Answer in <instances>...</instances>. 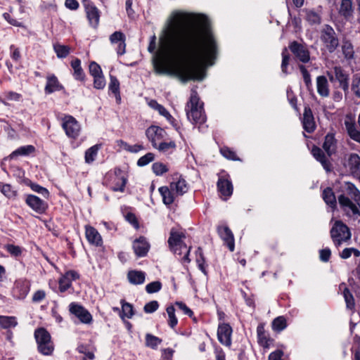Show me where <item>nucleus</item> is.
I'll return each instance as SVG.
<instances>
[{
  "mask_svg": "<svg viewBox=\"0 0 360 360\" xmlns=\"http://www.w3.org/2000/svg\"><path fill=\"white\" fill-rule=\"evenodd\" d=\"M217 45L207 17L174 12L162 27L153 59L158 75H175L183 82L202 81L214 64Z\"/></svg>",
  "mask_w": 360,
  "mask_h": 360,
  "instance_id": "1",
  "label": "nucleus"
},
{
  "mask_svg": "<svg viewBox=\"0 0 360 360\" xmlns=\"http://www.w3.org/2000/svg\"><path fill=\"white\" fill-rule=\"evenodd\" d=\"M189 110H186L188 119L195 124H202L206 120V116L203 111L202 103H200L197 92L192 91L190 101L187 104Z\"/></svg>",
  "mask_w": 360,
  "mask_h": 360,
  "instance_id": "2",
  "label": "nucleus"
},
{
  "mask_svg": "<svg viewBox=\"0 0 360 360\" xmlns=\"http://www.w3.org/2000/svg\"><path fill=\"white\" fill-rule=\"evenodd\" d=\"M34 338L38 351L44 355H51L54 350V345L50 333L45 328H39L34 331Z\"/></svg>",
  "mask_w": 360,
  "mask_h": 360,
  "instance_id": "3",
  "label": "nucleus"
},
{
  "mask_svg": "<svg viewBox=\"0 0 360 360\" xmlns=\"http://www.w3.org/2000/svg\"><path fill=\"white\" fill-rule=\"evenodd\" d=\"M321 41L326 49L333 53L339 46V39L334 29L328 25H323L321 30Z\"/></svg>",
  "mask_w": 360,
  "mask_h": 360,
  "instance_id": "4",
  "label": "nucleus"
},
{
  "mask_svg": "<svg viewBox=\"0 0 360 360\" xmlns=\"http://www.w3.org/2000/svg\"><path fill=\"white\" fill-rule=\"evenodd\" d=\"M329 80L331 82L335 81L338 82L339 86L346 94L349 91V75L347 71L343 70L340 66H335L332 71L328 72L327 73Z\"/></svg>",
  "mask_w": 360,
  "mask_h": 360,
  "instance_id": "5",
  "label": "nucleus"
},
{
  "mask_svg": "<svg viewBox=\"0 0 360 360\" xmlns=\"http://www.w3.org/2000/svg\"><path fill=\"white\" fill-rule=\"evenodd\" d=\"M338 202L349 218L352 219L354 222H360V212L348 197L340 195L338 197Z\"/></svg>",
  "mask_w": 360,
  "mask_h": 360,
  "instance_id": "6",
  "label": "nucleus"
},
{
  "mask_svg": "<svg viewBox=\"0 0 360 360\" xmlns=\"http://www.w3.org/2000/svg\"><path fill=\"white\" fill-rule=\"evenodd\" d=\"M62 127L69 138L75 139L79 135L80 125L76 119L71 115H65L63 118Z\"/></svg>",
  "mask_w": 360,
  "mask_h": 360,
  "instance_id": "7",
  "label": "nucleus"
},
{
  "mask_svg": "<svg viewBox=\"0 0 360 360\" xmlns=\"http://www.w3.org/2000/svg\"><path fill=\"white\" fill-rule=\"evenodd\" d=\"M185 238L186 236L182 231H178L175 229H172L170 236L168 239V244L170 250L175 254L181 255V252H178V250L181 248H187L186 245L182 241V239Z\"/></svg>",
  "mask_w": 360,
  "mask_h": 360,
  "instance_id": "8",
  "label": "nucleus"
},
{
  "mask_svg": "<svg viewBox=\"0 0 360 360\" xmlns=\"http://www.w3.org/2000/svg\"><path fill=\"white\" fill-rule=\"evenodd\" d=\"M330 236L334 244L339 246L351 238V232L349 226H333Z\"/></svg>",
  "mask_w": 360,
  "mask_h": 360,
  "instance_id": "9",
  "label": "nucleus"
},
{
  "mask_svg": "<svg viewBox=\"0 0 360 360\" xmlns=\"http://www.w3.org/2000/svg\"><path fill=\"white\" fill-rule=\"evenodd\" d=\"M146 135L151 142L152 146L155 148L158 147L160 141L166 139L167 133L160 127L150 126L147 129Z\"/></svg>",
  "mask_w": 360,
  "mask_h": 360,
  "instance_id": "10",
  "label": "nucleus"
},
{
  "mask_svg": "<svg viewBox=\"0 0 360 360\" xmlns=\"http://www.w3.org/2000/svg\"><path fill=\"white\" fill-rule=\"evenodd\" d=\"M289 49L300 61L304 63L309 61V51L303 44L294 41L289 45Z\"/></svg>",
  "mask_w": 360,
  "mask_h": 360,
  "instance_id": "11",
  "label": "nucleus"
},
{
  "mask_svg": "<svg viewBox=\"0 0 360 360\" xmlns=\"http://www.w3.org/2000/svg\"><path fill=\"white\" fill-rule=\"evenodd\" d=\"M217 232L226 245L231 252L235 250V239L233 231L229 226H218Z\"/></svg>",
  "mask_w": 360,
  "mask_h": 360,
  "instance_id": "12",
  "label": "nucleus"
},
{
  "mask_svg": "<svg viewBox=\"0 0 360 360\" xmlns=\"http://www.w3.org/2000/svg\"><path fill=\"white\" fill-rule=\"evenodd\" d=\"M70 311L75 315L82 323H89L92 321L91 314L79 304L71 303L70 304Z\"/></svg>",
  "mask_w": 360,
  "mask_h": 360,
  "instance_id": "13",
  "label": "nucleus"
},
{
  "mask_svg": "<svg viewBox=\"0 0 360 360\" xmlns=\"http://www.w3.org/2000/svg\"><path fill=\"white\" fill-rule=\"evenodd\" d=\"M25 202L30 208L38 213H43L47 208L46 202L34 195H27Z\"/></svg>",
  "mask_w": 360,
  "mask_h": 360,
  "instance_id": "14",
  "label": "nucleus"
},
{
  "mask_svg": "<svg viewBox=\"0 0 360 360\" xmlns=\"http://www.w3.org/2000/svg\"><path fill=\"white\" fill-rule=\"evenodd\" d=\"M232 328L228 323L220 324L217 330V336L219 341L226 346L231 345Z\"/></svg>",
  "mask_w": 360,
  "mask_h": 360,
  "instance_id": "15",
  "label": "nucleus"
},
{
  "mask_svg": "<svg viewBox=\"0 0 360 360\" xmlns=\"http://www.w3.org/2000/svg\"><path fill=\"white\" fill-rule=\"evenodd\" d=\"M113 186L112 189L114 191H124L127 184V177L124 172L120 168H115L114 170V176L112 177Z\"/></svg>",
  "mask_w": 360,
  "mask_h": 360,
  "instance_id": "16",
  "label": "nucleus"
},
{
  "mask_svg": "<svg viewBox=\"0 0 360 360\" xmlns=\"http://www.w3.org/2000/svg\"><path fill=\"white\" fill-rule=\"evenodd\" d=\"M302 126L308 133H312L316 129V124L312 111L309 106H305L302 117Z\"/></svg>",
  "mask_w": 360,
  "mask_h": 360,
  "instance_id": "17",
  "label": "nucleus"
},
{
  "mask_svg": "<svg viewBox=\"0 0 360 360\" xmlns=\"http://www.w3.org/2000/svg\"><path fill=\"white\" fill-rule=\"evenodd\" d=\"M311 154L314 156V158L321 164L323 169L327 172L331 171L332 165L330 162L329 161V157L328 155L326 156L324 152L320 148L317 146H314L311 149Z\"/></svg>",
  "mask_w": 360,
  "mask_h": 360,
  "instance_id": "18",
  "label": "nucleus"
},
{
  "mask_svg": "<svg viewBox=\"0 0 360 360\" xmlns=\"http://www.w3.org/2000/svg\"><path fill=\"white\" fill-rule=\"evenodd\" d=\"M217 189L224 200H227L233 193V185L231 181L220 177L217 181Z\"/></svg>",
  "mask_w": 360,
  "mask_h": 360,
  "instance_id": "19",
  "label": "nucleus"
},
{
  "mask_svg": "<svg viewBox=\"0 0 360 360\" xmlns=\"http://www.w3.org/2000/svg\"><path fill=\"white\" fill-rule=\"evenodd\" d=\"M150 248L149 243L144 237L136 239L133 243V249L136 255L139 257H145Z\"/></svg>",
  "mask_w": 360,
  "mask_h": 360,
  "instance_id": "20",
  "label": "nucleus"
},
{
  "mask_svg": "<svg viewBox=\"0 0 360 360\" xmlns=\"http://www.w3.org/2000/svg\"><path fill=\"white\" fill-rule=\"evenodd\" d=\"M347 165L352 175L360 179V156L356 153L349 155Z\"/></svg>",
  "mask_w": 360,
  "mask_h": 360,
  "instance_id": "21",
  "label": "nucleus"
},
{
  "mask_svg": "<svg viewBox=\"0 0 360 360\" xmlns=\"http://www.w3.org/2000/svg\"><path fill=\"white\" fill-rule=\"evenodd\" d=\"M86 16L90 25L96 27L99 22V11L98 8L92 4L88 3L85 4Z\"/></svg>",
  "mask_w": 360,
  "mask_h": 360,
  "instance_id": "22",
  "label": "nucleus"
},
{
  "mask_svg": "<svg viewBox=\"0 0 360 360\" xmlns=\"http://www.w3.org/2000/svg\"><path fill=\"white\" fill-rule=\"evenodd\" d=\"M258 343L264 348H269L274 340L269 337L264 330V324L259 323L257 328Z\"/></svg>",
  "mask_w": 360,
  "mask_h": 360,
  "instance_id": "23",
  "label": "nucleus"
},
{
  "mask_svg": "<svg viewBox=\"0 0 360 360\" xmlns=\"http://www.w3.org/2000/svg\"><path fill=\"white\" fill-rule=\"evenodd\" d=\"M86 237L91 245L101 246L102 238L98 231L94 226H86Z\"/></svg>",
  "mask_w": 360,
  "mask_h": 360,
  "instance_id": "24",
  "label": "nucleus"
},
{
  "mask_svg": "<svg viewBox=\"0 0 360 360\" xmlns=\"http://www.w3.org/2000/svg\"><path fill=\"white\" fill-rule=\"evenodd\" d=\"M169 187L174 191L176 195L181 196L188 190V184L184 179L179 176L176 181L170 183Z\"/></svg>",
  "mask_w": 360,
  "mask_h": 360,
  "instance_id": "25",
  "label": "nucleus"
},
{
  "mask_svg": "<svg viewBox=\"0 0 360 360\" xmlns=\"http://www.w3.org/2000/svg\"><path fill=\"white\" fill-rule=\"evenodd\" d=\"M323 148L328 157H330L336 152L337 141L333 134L329 133L325 136Z\"/></svg>",
  "mask_w": 360,
  "mask_h": 360,
  "instance_id": "26",
  "label": "nucleus"
},
{
  "mask_svg": "<svg viewBox=\"0 0 360 360\" xmlns=\"http://www.w3.org/2000/svg\"><path fill=\"white\" fill-rule=\"evenodd\" d=\"M63 86L59 83L57 77L54 75H48L46 77V84L44 89L46 94H50L54 91L63 89Z\"/></svg>",
  "mask_w": 360,
  "mask_h": 360,
  "instance_id": "27",
  "label": "nucleus"
},
{
  "mask_svg": "<svg viewBox=\"0 0 360 360\" xmlns=\"http://www.w3.org/2000/svg\"><path fill=\"white\" fill-rule=\"evenodd\" d=\"M158 190L162 198L164 204L168 206L175 202L176 198L178 195H176V193L170 187L161 186Z\"/></svg>",
  "mask_w": 360,
  "mask_h": 360,
  "instance_id": "28",
  "label": "nucleus"
},
{
  "mask_svg": "<svg viewBox=\"0 0 360 360\" xmlns=\"http://www.w3.org/2000/svg\"><path fill=\"white\" fill-rule=\"evenodd\" d=\"M345 126L349 137L360 143V131L356 129L354 121L347 118L345 120Z\"/></svg>",
  "mask_w": 360,
  "mask_h": 360,
  "instance_id": "29",
  "label": "nucleus"
},
{
  "mask_svg": "<svg viewBox=\"0 0 360 360\" xmlns=\"http://www.w3.org/2000/svg\"><path fill=\"white\" fill-rule=\"evenodd\" d=\"M71 67L73 69V77L75 79L80 82L85 81V73L81 66V60L79 58H75L71 61Z\"/></svg>",
  "mask_w": 360,
  "mask_h": 360,
  "instance_id": "30",
  "label": "nucleus"
},
{
  "mask_svg": "<svg viewBox=\"0 0 360 360\" xmlns=\"http://www.w3.org/2000/svg\"><path fill=\"white\" fill-rule=\"evenodd\" d=\"M316 88L318 94L322 97L329 96L328 82L325 76H318L316 77Z\"/></svg>",
  "mask_w": 360,
  "mask_h": 360,
  "instance_id": "31",
  "label": "nucleus"
},
{
  "mask_svg": "<svg viewBox=\"0 0 360 360\" xmlns=\"http://www.w3.org/2000/svg\"><path fill=\"white\" fill-rule=\"evenodd\" d=\"M146 274L141 271L131 270L127 274L129 281L134 285H140L144 283Z\"/></svg>",
  "mask_w": 360,
  "mask_h": 360,
  "instance_id": "32",
  "label": "nucleus"
},
{
  "mask_svg": "<svg viewBox=\"0 0 360 360\" xmlns=\"http://www.w3.org/2000/svg\"><path fill=\"white\" fill-rule=\"evenodd\" d=\"M322 197L326 205H328L332 210L336 207L337 200L331 188L328 187L325 188L323 191Z\"/></svg>",
  "mask_w": 360,
  "mask_h": 360,
  "instance_id": "33",
  "label": "nucleus"
},
{
  "mask_svg": "<svg viewBox=\"0 0 360 360\" xmlns=\"http://www.w3.org/2000/svg\"><path fill=\"white\" fill-rule=\"evenodd\" d=\"M35 150V148L32 145H27L19 147L14 151H13L8 156L10 159H15L18 156H27L32 153Z\"/></svg>",
  "mask_w": 360,
  "mask_h": 360,
  "instance_id": "34",
  "label": "nucleus"
},
{
  "mask_svg": "<svg viewBox=\"0 0 360 360\" xmlns=\"http://www.w3.org/2000/svg\"><path fill=\"white\" fill-rule=\"evenodd\" d=\"M353 3L352 0H342L339 8V13L345 18L351 17L353 14Z\"/></svg>",
  "mask_w": 360,
  "mask_h": 360,
  "instance_id": "35",
  "label": "nucleus"
},
{
  "mask_svg": "<svg viewBox=\"0 0 360 360\" xmlns=\"http://www.w3.org/2000/svg\"><path fill=\"white\" fill-rule=\"evenodd\" d=\"M148 105L151 108L158 111L160 115L165 117L167 119V120L172 121L173 117L170 115V113L167 111V110L164 106L159 104L155 100H150L148 102Z\"/></svg>",
  "mask_w": 360,
  "mask_h": 360,
  "instance_id": "36",
  "label": "nucleus"
},
{
  "mask_svg": "<svg viewBox=\"0 0 360 360\" xmlns=\"http://www.w3.org/2000/svg\"><path fill=\"white\" fill-rule=\"evenodd\" d=\"M101 145L96 144L86 150L84 155L86 163L91 164L96 160Z\"/></svg>",
  "mask_w": 360,
  "mask_h": 360,
  "instance_id": "37",
  "label": "nucleus"
},
{
  "mask_svg": "<svg viewBox=\"0 0 360 360\" xmlns=\"http://www.w3.org/2000/svg\"><path fill=\"white\" fill-rule=\"evenodd\" d=\"M108 88L109 90L116 96L117 101H120L121 100L120 95V82L115 76L110 75V81Z\"/></svg>",
  "mask_w": 360,
  "mask_h": 360,
  "instance_id": "38",
  "label": "nucleus"
},
{
  "mask_svg": "<svg viewBox=\"0 0 360 360\" xmlns=\"http://www.w3.org/2000/svg\"><path fill=\"white\" fill-rule=\"evenodd\" d=\"M272 329L276 332H281L287 327L286 319L283 316H278L274 319L271 323Z\"/></svg>",
  "mask_w": 360,
  "mask_h": 360,
  "instance_id": "39",
  "label": "nucleus"
},
{
  "mask_svg": "<svg viewBox=\"0 0 360 360\" xmlns=\"http://www.w3.org/2000/svg\"><path fill=\"white\" fill-rule=\"evenodd\" d=\"M347 194L356 202L360 208V191L351 183L347 185Z\"/></svg>",
  "mask_w": 360,
  "mask_h": 360,
  "instance_id": "40",
  "label": "nucleus"
},
{
  "mask_svg": "<svg viewBox=\"0 0 360 360\" xmlns=\"http://www.w3.org/2000/svg\"><path fill=\"white\" fill-rule=\"evenodd\" d=\"M155 148L162 153H169L176 148V143L173 141L166 142L165 140H163Z\"/></svg>",
  "mask_w": 360,
  "mask_h": 360,
  "instance_id": "41",
  "label": "nucleus"
},
{
  "mask_svg": "<svg viewBox=\"0 0 360 360\" xmlns=\"http://www.w3.org/2000/svg\"><path fill=\"white\" fill-rule=\"evenodd\" d=\"M122 304V314L120 315L122 319L127 316L128 319H131L134 315V307L130 303L126 302L124 300H121Z\"/></svg>",
  "mask_w": 360,
  "mask_h": 360,
  "instance_id": "42",
  "label": "nucleus"
},
{
  "mask_svg": "<svg viewBox=\"0 0 360 360\" xmlns=\"http://www.w3.org/2000/svg\"><path fill=\"white\" fill-rule=\"evenodd\" d=\"M18 324L14 316H0V326L4 328H13Z\"/></svg>",
  "mask_w": 360,
  "mask_h": 360,
  "instance_id": "43",
  "label": "nucleus"
},
{
  "mask_svg": "<svg viewBox=\"0 0 360 360\" xmlns=\"http://www.w3.org/2000/svg\"><path fill=\"white\" fill-rule=\"evenodd\" d=\"M343 296L346 302L347 308L352 310L355 307L354 298L348 288H345L343 290Z\"/></svg>",
  "mask_w": 360,
  "mask_h": 360,
  "instance_id": "44",
  "label": "nucleus"
},
{
  "mask_svg": "<svg viewBox=\"0 0 360 360\" xmlns=\"http://www.w3.org/2000/svg\"><path fill=\"white\" fill-rule=\"evenodd\" d=\"M162 340L153 335L148 333L146 335V345L153 349H156L158 345L160 344Z\"/></svg>",
  "mask_w": 360,
  "mask_h": 360,
  "instance_id": "45",
  "label": "nucleus"
},
{
  "mask_svg": "<svg viewBox=\"0 0 360 360\" xmlns=\"http://www.w3.org/2000/svg\"><path fill=\"white\" fill-rule=\"evenodd\" d=\"M118 145L124 150L131 153H138L139 151L143 149V147L141 145L135 144L131 146L128 144L127 142L122 140L118 141Z\"/></svg>",
  "mask_w": 360,
  "mask_h": 360,
  "instance_id": "46",
  "label": "nucleus"
},
{
  "mask_svg": "<svg viewBox=\"0 0 360 360\" xmlns=\"http://www.w3.org/2000/svg\"><path fill=\"white\" fill-rule=\"evenodd\" d=\"M53 49L58 58H65L70 53V48L68 46L56 44L53 45Z\"/></svg>",
  "mask_w": 360,
  "mask_h": 360,
  "instance_id": "47",
  "label": "nucleus"
},
{
  "mask_svg": "<svg viewBox=\"0 0 360 360\" xmlns=\"http://www.w3.org/2000/svg\"><path fill=\"white\" fill-rule=\"evenodd\" d=\"M166 311L169 316L168 324L171 328H174L178 323V320L174 314L175 309L174 306L170 305L167 307Z\"/></svg>",
  "mask_w": 360,
  "mask_h": 360,
  "instance_id": "48",
  "label": "nucleus"
},
{
  "mask_svg": "<svg viewBox=\"0 0 360 360\" xmlns=\"http://www.w3.org/2000/svg\"><path fill=\"white\" fill-rule=\"evenodd\" d=\"M351 89L354 96L360 100V76L356 75L353 77Z\"/></svg>",
  "mask_w": 360,
  "mask_h": 360,
  "instance_id": "49",
  "label": "nucleus"
},
{
  "mask_svg": "<svg viewBox=\"0 0 360 360\" xmlns=\"http://www.w3.org/2000/svg\"><path fill=\"white\" fill-rule=\"evenodd\" d=\"M59 290L61 292H65L68 288L71 287L72 283L71 279L68 278L65 275H63L58 281Z\"/></svg>",
  "mask_w": 360,
  "mask_h": 360,
  "instance_id": "50",
  "label": "nucleus"
},
{
  "mask_svg": "<svg viewBox=\"0 0 360 360\" xmlns=\"http://www.w3.org/2000/svg\"><path fill=\"white\" fill-rule=\"evenodd\" d=\"M153 172L157 175L160 176L168 171L167 166L162 162H155L152 165Z\"/></svg>",
  "mask_w": 360,
  "mask_h": 360,
  "instance_id": "51",
  "label": "nucleus"
},
{
  "mask_svg": "<svg viewBox=\"0 0 360 360\" xmlns=\"http://www.w3.org/2000/svg\"><path fill=\"white\" fill-rule=\"evenodd\" d=\"M342 53L347 59H351L354 56L353 46L349 42H345L342 46Z\"/></svg>",
  "mask_w": 360,
  "mask_h": 360,
  "instance_id": "52",
  "label": "nucleus"
},
{
  "mask_svg": "<svg viewBox=\"0 0 360 360\" xmlns=\"http://www.w3.org/2000/svg\"><path fill=\"white\" fill-rule=\"evenodd\" d=\"M122 214L125 220L131 225H139V221L136 216L128 210L122 212Z\"/></svg>",
  "mask_w": 360,
  "mask_h": 360,
  "instance_id": "53",
  "label": "nucleus"
},
{
  "mask_svg": "<svg viewBox=\"0 0 360 360\" xmlns=\"http://www.w3.org/2000/svg\"><path fill=\"white\" fill-rule=\"evenodd\" d=\"M154 158H155V155H154L153 153H148L147 154H146L145 155L141 157L138 160L137 165L139 167L146 166L148 164H149L150 162H151L152 161H153Z\"/></svg>",
  "mask_w": 360,
  "mask_h": 360,
  "instance_id": "54",
  "label": "nucleus"
},
{
  "mask_svg": "<svg viewBox=\"0 0 360 360\" xmlns=\"http://www.w3.org/2000/svg\"><path fill=\"white\" fill-rule=\"evenodd\" d=\"M161 288L162 283L158 281L151 282L146 286V290L149 294L157 292L160 291Z\"/></svg>",
  "mask_w": 360,
  "mask_h": 360,
  "instance_id": "55",
  "label": "nucleus"
},
{
  "mask_svg": "<svg viewBox=\"0 0 360 360\" xmlns=\"http://www.w3.org/2000/svg\"><path fill=\"white\" fill-rule=\"evenodd\" d=\"M290 56L286 48H284L282 51V63L281 70L284 74H287V67L289 65Z\"/></svg>",
  "mask_w": 360,
  "mask_h": 360,
  "instance_id": "56",
  "label": "nucleus"
},
{
  "mask_svg": "<svg viewBox=\"0 0 360 360\" xmlns=\"http://www.w3.org/2000/svg\"><path fill=\"white\" fill-rule=\"evenodd\" d=\"M307 20L311 25L319 24L321 22V17L316 12L310 11L307 13Z\"/></svg>",
  "mask_w": 360,
  "mask_h": 360,
  "instance_id": "57",
  "label": "nucleus"
},
{
  "mask_svg": "<svg viewBox=\"0 0 360 360\" xmlns=\"http://www.w3.org/2000/svg\"><path fill=\"white\" fill-rule=\"evenodd\" d=\"M299 68L300 70V72H302L304 82L307 89H309V87L311 86V79L309 72L307 71V70L303 65H300Z\"/></svg>",
  "mask_w": 360,
  "mask_h": 360,
  "instance_id": "58",
  "label": "nucleus"
},
{
  "mask_svg": "<svg viewBox=\"0 0 360 360\" xmlns=\"http://www.w3.org/2000/svg\"><path fill=\"white\" fill-rule=\"evenodd\" d=\"M4 248L14 257H18L22 254V249L20 247L12 244H7Z\"/></svg>",
  "mask_w": 360,
  "mask_h": 360,
  "instance_id": "59",
  "label": "nucleus"
},
{
  "mask_svg": "<svg viewBox=\"0 0 360 360\" xmlns=\"http://www.w3.org/2000/svg\"><path fill=\"white\" fill-rule=\"evenodd\" d=\"M89 73L92 77L103 75L100 65L94 61L89 64Z\"/></svg>",
  "mask_w": 360,
  "mask_h": 360,
  "instance_id": "60",
  "label": "nucleus"
},
{
  "mask_svg": "<svg viewBox=\"0 0 360 360\" xmlns=\"http://www.w3.org/2000/svg\"><path fill=\"white\" fill-rule=\"evenodd\" d=\"M110 41L112 44L125 41V35L122 32H115L110 36Z\"/></svg>",
  "mask_w": 360,
  "mask_h": 360,
  "instance_id": "61",
  "label": "nucleus"
},
{
  "mask_svg": "<svg viewBox=\"0 0 360 360\" xmlns=\"http://www.w3.org/2000/svg\"><path fill=\"white\" fill-rule=\"evenodd\" d=\"M94 86L97 89H103L105 86V80L103 75L93 77Z\"/></svg>",
  "mask_w": 360,
  "mask_h": 360,
  "instance_id": "62",
  "label": "nucleus"
},
{
  "mask_svg": "<svg viewBox=\"0 0 360 360\" xmlns=\"http://www.w3.org/2000/svg\"><path fill=\"white\" fill-rule=\"evenodd\" d=\"M159 307L158 301L153 300L145 304L143 310L146 313H153Z\"/></svg>",
  "mask_w": 360,
  "mask_h": 360,
  "instance_id": "63",
  "label": "nucleus"
},
{
  "mask_svg": "<svg viewBox=\"0 0 360 360\" xmlns=\"http://www.w3.org/2000/svg\"><path fill=\"white\" fill-rule=\"evenodd\" d=\"M220 152L224 158H226L229 160H238L236 153L233 151H232L231 149H229V148H225V147L221 148L220 150Z\"/></svg>",
  "mask_w": 360,
  "mask_h": 360,
  "instance_id": "64",
  "label": "nucleus"
}]
</instances>
